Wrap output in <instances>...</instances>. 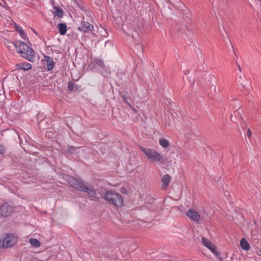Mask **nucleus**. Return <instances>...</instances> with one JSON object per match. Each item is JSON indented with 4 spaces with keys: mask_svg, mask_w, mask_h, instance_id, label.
Returning <instances> with one entry per match:
<instances>
[{
    "mask_svg": "<svg viewBox=\"0 0 261 261\" xmlns=\"http://www.w3.org/2000/svg\"><path fill=\"white\" fill-rule=\"evenodd\" d=\"M20 35L24 39H26L27 36L24 32H23V34H21Z\"/></svg>",
    "mask_w": 261,
    "mask_h": 261,
    "instance_id": "28",
    "label": "nucleus"
},
{
    "mask_svg": "<svg viewBox=\"0 0 261 261\" xmlns=\"http://www.w3.org/2000/svg\"><path fill=\"white\" fill-rule=\"evenodd\" d=\"M259 252L261 253V249L259 250Z\"/></svg>",
    "mask_w": 261,
    "mask_h": 261,
    "instance_id": "32",
    "label": "nucleus"
},
{
    "mask_svg": "<svg viewBox=\"0 0 261 261\" xmlns=\"http://www.w3.org/2000/svg\"><path fill=\"white\" fill-rule=\"evenodd\" d=\"M104 198L109 203L117 207L123 205V199L120 194L115 191H107L104 194Z\"/></svg>",
    "mask_w": 261,
    "mask_h": 261,
    "instance_id": "3",
    "label": "nucleus"
},
{
    "mask_svg": "<svg viewBox=\"0 0 261 261\" xmlns=\"http://www.w3.org/2000/svg\"><path fill=\"white\" fill-rule=\"evenodd\" d=\"M16 66L18 67V68H20L25 70H29L32 68L31 64L26 62L16 64Z\"/></svg>",
    "mask_w": 261,
    "mask_h": 261,
    "instance_id": "12",
    "label": "nucleus"
},
{
    "mask_svg": "<svg viewBox=\"0 0 261 261\" xmlns=\"http://www.w3.org/2000/svg\"><path fill=\"white\" fill-rule=\"evenodd\" d=\"M14 208L11 205L6 203L0 206V216L6 217L10 215L14 211Z\"/></svg>",
    "mask_w": 261,
    "mask_h": 261,
    "instance_id": "7",
    "label": "nucleus"
},
{
    "mask_svg": "<svg viewBox=\"0 0 261 261\" xmlns=\"http://www.w3.org/2000/svg\"><path fill=\"white\" fill-rule=\"evenodd\" d=\"M254 237V236H252V240H254V241H255V240H256V239H255V238L253 239ZM257 241H255V243H257Z\"/></svg>",
    "mask_w": 261,
    "mask_h": 261,
    "instance_id": "30",
    "label": "nucleus"
},
{
    "mask_svg": "<svg viewBox=\"0 0 261 261\" xmlns=\"http://www.w3.org/2000/svg\"><path fill=\"white\" fill-rule=\"evenodd\" d=\"M141 149L147 158L152 162H160L163 159V156L153 149L146 148L144 147H142Z\"/></svg>",
    "mask_w": 261,
    "mask_h": 261,
    "instance_id": "6",
    "label": "nucleus"
},
{
    "mask_svg": "<svg viewBox=\"0 0 261 261\" xmlns=\"http://www.w3.org/2000/svg\"><path fill=\"white\" fill-rule=\"evenodd\" d=\"M54 10V13L55 15L58 16L59 18H62L63 17V11L62 9L55 7Z\"/></svg>",
    "mask_w": 261,
    "mask_h": 261,
    "instance_id": "19",
    "label": "nucleus"
},
{
    "mask_svg": "<svg viewBox=\"0 0 261 261\" xmlns=\"http://www.w3.org/2000/svg\"><path fill=\"white\" fill-rule=\"evenodd\" d=\"M219 259H221L220 254L219 252H218L216 250V246L213 244L208 248Z\"/></svg>",
    "mask_w": 261,
    "mask_h": 261,
    "instance_id": "15",
    "label": "nucleus"
},
{
    "mask_svg": "<svg viewBox=\"0 0 261 261\" xmlns=\"http://www.w3.org/2000/svg\"><path fill=\"white\" fill-rule=\"evenodd\" d=\"M212 75L208 73H206L202 76V79L206 81L207 82H210L212 80Z\"/></svg>",
    "mask_w": 261,
    "mask_h": 261,
    "instance_id": "20",
    "label": "nucleus"
},
{
    "mask_svg": "<svg viewBox=\"0 0 261 261\" xmlns=\"http://www.w3.org/2000/svg\"><path fill=\"white\" fill-rule=\"evenodd\" d=\"M5 151V148L2 145H0V154H3Z\"/></svg>",
    "mask_w": 261,
    "mask_h": 261,
    "instance_id": "24",
    "label": "nucleus"
},
{
    "mask_svg": "<svg viewBox=\"0 0 261 261\" xmlns=\"http://www.w3.org/2000/svg\"><path fill=\"white\" fill-rule=\"evenodd\" d=\"M259 1H260V0H259Z\"/></svg>",
    "mask_w": 261,
    "mask_h": 261,
    "instance_id": "33",
    "label": "nucleus"
},
{
    "mask_svg": "<svg viewBox=\"0 0 261 261\" xmlns=\"http://www.w3.org/2000/svg\"><path fill=\"white\" fill-rule=\"evenodd\" d=\"M247 135L248 137L249 138L251 137V132L249 129H248L247 132Z\"/></svg>",
    "mask_w": 261,
    "mask_h": 261,
    "instance_id": "27",
    "label": "nucleus"
},
{
    "mask_svg": "<svg viewBox=\"0 0 261 261\" xmlns=\"http://www.w3.org/2000/svg\"><path fill=\"white\" fill-rule=\"evenodd\" d=\"M17 242V238L13 234H8L0 240V248H7L13 247Z\"/></svg>",
    "mask_w": 261,
    "mask_h": 261,
    "instance_id": "5",
    "label": "nucleus"
},
{
    "mask_svg": "<svg viewBox=\"0 0 261 261\" xmlns=\"http://www.w3.org/2000/svg\"><path fill=\"white\" fill-rule=\"evenodd\" d=\"M33 31L34 33H35V34H37V33L36 32V31L34 30L33 29Z\"/></svg>",
    "mask_w": 261,
    "mask_h": 261,
    "instance_id": "31",
    "label": "nucleus"
},
{
    "mask_svg": "<svg viewBox=\"0 0 261 261\" xmlns=\"http://www.w3.org/2000/svg\"><path fill=\"white\" fill-rule=\"evenodd\" d=\"M122 99H123V100L124 102H125L126 103L129 105V103H128V101L127 100V97L125 95H123L122 96Z\"/></svg>",
    "mask_w": 261,
    "mask_h": 261,
    "instance_id": "26",
    "label": "nucleus"
},
{
    "mask_svg": "<svg viewBox=\"0 0 261 261\" xmlns=\"http://www.w3.org/2000/svg\"><path fill=\"white\" fill-rule=\"evenodd\" d=\"M17 51L21 56L29 61H33L34 59V52L26 43L23 42L19 43L18 45H15Z\"/></svg>",
    "mask_w": 261,
    "mask_h": 261,
    "instance_id": "4",
    "label": "nucleus"
},
{
    "mask_svg": "<svg viewBox=\"0 0 261 261\" xmlns=\"http://www.w3.org/2000/svg\"><path fill=\"white\" fill-rule=\"evenodd\" d=\"M237 66H238V69L240 71H242V68L240 66V65H239L238 64H237Z\"/></svg>",
    "mask_w": 261,
    "mask_h": 261,
    "instance_id": "29",
    "label": "nucleus"
},
{
    "mask_svg": "<svg viewBox=\"0 0 261 261\" xmlns=\"http://www.w3.org/2000/svg\"><path fill=\"white\" fill-rule=\"evenodd\" d=\"M171 180V177L168 174L164 175L162 178V187L163 190H166L169 185Z\"/></svg>",
    "mask_w": 261,
    "mask_h": 261,
    "instance_id": "9",
    "label": "nucleus"
},
{
    "mask_svg": "<svg viewBox=\"0 0 261 261\" xmlns=\"http://www.w3.org/2000/svg\"><path fill=\"white\" fill-rule=\"evenodd\" d=\"M79 29L85 32L88 31L92 30L93 29V26L87 22H83Z\"/></svg>",
    "mask_w": 261,
    "mask_h": 261,
    "instance_id": "11",
    "label": "nucleus"
},
{
    "mask_svg": "<svg viewBox=\"0 0 261 261\" xmlns=\"http://www.w3.org/2000/svg\"><path fill=\"white\" fill-rule=\"evenodd\" d=\"M16 30L18 32H19V33L20 34V35L21 34H23V33L24 32L23 30H22V29L21 28H20L19 27H16Z\"/></svg>",
    "mask_w": 261,
    "mask_h": 261,
    "instance_id": "25",
    "label": "nucleus"
},
{
    "mask_svg": "<svg viewBox=\"0 0 261 261\" xmlns=\"http://www.w3.org/2000/svg\"><path fill=\"white\" fill-rule=\"evenodd\" d=\"M29 242L31 244L32 246L35 247H39L40 246V242L36 239H30L29 240Z\"/></svg>",
    "mask_w": 261,
    "mask_h": 261,
    "instance_id": "18",
    "label": "nucleus"
},
{
    "mask_svg": "<svg viewBox=\"0 0 261 261\" xmlns=\"http://www.w3.org/2000/svg\"><path fill=\"white\" fill-rule=\"evenodd\" d=\"M240 246L242 248V249L245 250H248L250 249V245L249 243L244 238L242 239V240H241Z\"/></svg>",
    "mask_w": 261,
    "mask_h": 261,
    "instance_id": "14",
    "label": "nucleus"
},
{
    "mask_svg": "<svg viewBox=\"0 0 261 261\" xmlns=\"http://www.w3.org/2000/svg\"><path fill=\"white\" fill-rule=\"evenodd\" d=\"M67 180L68 183L73 188L78 191L87 193L91 198H95L96 197V191L89 184L85 182L82 180H79L72 176H69Z\"/></svg>",
    "mask_w": 261,
    "mask_h": 261,
    "instance_id": "2",
    "label": "nucleus"
},
{
    "mask_svg": "<svg viewBox=\"0 0 261 261\" xmlns=\"http://www.w3.org/2000/svg\"><path fill=\"white\" fill-rule=\"evenodd\" d=\"M159 144L161 146L165 148H167L170 145L168 141L164 138H162L160 139Z\"/></svg>",
    "mask_w": 261,
    "mask_h": 261,
    "instance_id": "16",
    "label": "nucleus"
},
{
    "mask_svg": "<svg viewBox=\"0 0 261 261\" xmlns=\"http://www.w3.org/2000/svg\"><path fill=\"white\" fill-rule=\"evenodd\" d=\"M74 83L71 82H69L68 85V88L69 90L70 91H72L74 89Z\"/></svg>",
    "mask_w": 261,
    "mask_h": 261,
    "instance_id": "22",
    "label": "nucleus"
},
{
    "mask_svg": "<svg viewBox=\"0 0 261 261\" xmlns=\"http://www.w3.org/2000/svg\"><path fill=\"white\" fill-rule=\"evenodd\" d=\"M58 28L61 35H64L66 34L67 32V26L65 23H59Z\"/></svg>",
    "mask_w": 261,
    "mask_h": 261,
    "instance_id": "13",
    "label": "nucleus"
},
{
    "mask_svg": "<svg viewBox=\"0 0 261 261\" xmlns=\"http://www.w3.org/2000/svg\"><path fill=\"white\" fill-rule=\"evenodd\" d=\"M44 61L46 62V66L48 70H51L54 67V62L53 59L47 56H45L44 57Z\"/></svg>",
    "mask_w": 261,
    "mask_h": 261,
    "instance_id": "10",
    "label": "nucleus"
},
{
    "mask_svg": "<svg viewBox=\"0 0 261 261\" xmlns=\"http://www.w3.org/2000/svg\"><path fill=\"white\" fill-rule=\"evenodd\" d=\"M202 243L204 246H205L207 248H209L212 245L214 244L208 239L204 237H202Z\"/></svg>",
    "mask_w": 261,
    "mask_h": 261,
    "instance_id": "17",
    "label": "nucleus"
},
{
    "mask_svg": "<svg viewBox=\"0 0 261 261\" xmlns=\"http://www.w3.org/2000/svg\"><path fill=\"white\" fill-rule=\"evenodd\" d=\"M67 180L68 183L73 188L78 191L87 193L91 198H95L96 197V191L89 184L85 182L82 180H79L72 176H69Z\"/></svg>",
    "mask_w": 261,
    "mask_h": 261,
    "instance_id": "1",
    "label": "nucleus"
},
{
    "mask_svg": "<svg viewBox=\"0 0 261 261\" xmlns=\"http://www.w3.org/2000/svg\"><path fill=\"white\" fill-rule=\"evenodd\" d=\"M95 62L96 64L100 67H103L105 66L104 63L101 60L97 59Z\"/></svg>",
    "mask_w": 261,
    "mask_h": 261,
    "instance_id": "21",
    "label": "nucleus"
},
{
    "mask_svg": "<svg viewBox=\"0 0 261 261\" xmlns=\"http://www.w3.org/2000/svg\"><path fill=\"white\" fill-rule=\"evenodd\" d=\"M186 215L190 220L196 222H198L201 218L198 212L193 209H189Z\"/></svg>",
    "mask_w": 261,
    "mask_h": 261,
    "instance_id": "8",
    "label": "nucleus"
},
{
    "mask_svg": "<svg viewBox=\"0 0 261 261\" xmlns=\"http://www.w3.org/2000/svg\"><path fill=\"white\" fill-rule=\"evenodd\" d=\"M76 148L73 146H70L68 149L67 152L70 153H72L75 150Z\"/></svg>",
    "mask_w": 261,
    "mask_h": 261,
    "instance_id": "23",
    "label": "nucleus"
}]
</instances>
